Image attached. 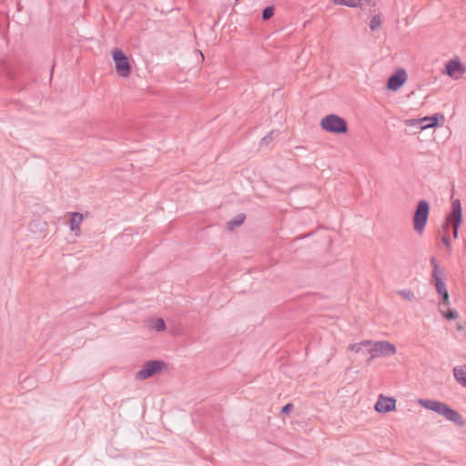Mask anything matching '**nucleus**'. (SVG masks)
<instances>
[{"instance_id": "7", "label": "nucleus", "mask_w": 466, "mask_h": 466, "mask_svg": "<svg viewBox=\"0 0 466 466\" xmlns=\"http://www.w3.org/2000/svg\"><path fill=\"white\" fill-rule=\"evenodd\" d=\"M165 363L158 360H151L145 363L143 368L137 373L138 380H146L161 370Z\"/></svg>"}, {"instance_id": "26", "label": "nucleus", "mask_w": 466, "mask_h": 466, "mask_svg": "<svg viewBox=\"0 0 466 466\" xmlns=\"http://www.w3.org/2000/svg\"><path fill=\"white\" fill-rule=\"evenodd\" d=\"M431 264H432V266H433V267H434V264H438V263L436 262L435 258H431Z\"/></svg>"}, {"instance_id": "14", "label": "nucleus", "mask_w": 466, "mask_h": 466, "mask_svg": "<svg viewBox=\"0 0 466 466\" xmlns=\"http://www.w3.org/2000/svg\"><path fill=\"white\" fill-rule=\"evenodd\" d=\"M455 380L463 387H466V372L462 368L456 367L453 369Z\"/></svg>"}, {"instance_id": "25", "label": "nucleus", "mask_w": 466, "mask_h": 466, "mask_svg": "<svg viewBox=\"0 0 466 466\" xmlns=\"http://www.w3.org/2000/svg\"><path fill=\"white\" fill-rule=\"evenodd\" d=\"M293 409H294L293 404H291V403H288V404H286V405L282 408L281 411H282L283 413H289V412L292 411V410H293Z\"/></svg>"}, {"instance_id": "24", "label": "nucleus", "mask_w": 466, "mask_h": 466, "mask_svg": "<svg viewBox=\"0 0 466 466\" xmlns=\"http://www.w3.org/2000/svg\"><path fill=\"white\" fill-rule=\"evenodd\" d=\"M274 137V132H270L268 136L261 139V145H268Z\"/></svg>"}, {"instance_id": "13", "label": "nucleus", "mask_w": 466, "mask_h": 466, "mask_svg": "<svg viewBox=\"0 0 466 466\" xmlns=\"http://www.w3.org/2000/svg\"><path fill=\"white\" fill-rule=\"evenodd\" d=\"M420 124L421 129H426L429 127H433L438 124L437 116H427L420 119Z\"/></svg>"}, {"instance_id": "18", "label": "nucleus", "mask_w": 466, "mask_h": 466, "mask_svg": "<svg viewBox=\"0 0 466 466\" xmlns=\"http://www.w3.org/2000/svg\"><path fill=\"white\" fill-rule=\"evenodd\" d=\"M336 5H346L349 7H357L360 0H333Z\"/></svg>"}, {"instance_id": "12", "label": "nucleus", "mask_w": 466, "mask_h": 466, "mask_svg": "<svg viewBox=\"0 0 466 466\" xmlns=\"http://www.w3.org/2000/svg\"><path fill=\"white\" fill-rule=\"evenodd\" d=\"M69 214L71 215L70 229L75 232L79 231V226L83 221V215L78 212H72Z\"/></svg>"}, {"instance_id": "6", "label": "nucleus", "mask_w": 466, "mask_h": 466, "mask_svg": "<svg viewBox=\"0 0 466 466\" xmlns=\"http://www.w3.org/2000/svg\"><path fill=\"white\" fill-rule=\"evenodd\" d=\"M112 57L115 62L116 73L122 77L128 76L131 72V66L124 52L118 48L113 49Z\"/></svg>"}, {"instance_id": "20", "label": "nucleus", "mask_w": 466, "mask_h": 466, "mask_svg": "<svg viewBox=\"0 0 466 466\" xmlns=\"http://www.w3.org/2000/svg\"><path fill=\"white\" fill-rule=\"evenodd\" d=\"M152 329L157 331H162L166 329L165 321L162 319H157L153 321Z\"/></svg>"}, {"instance_id": "11", "label": "nucleus", "mask_w": 466, "mask_h": 466, "mask_svg": "<svg viewBox=\"0 0 466 466\" xmlns=\"http://www.w3.org/2000/svg\"><path fill=\"white\" fill-rule=\"evenodd\" d=\"M446 74L453 78H458V74H462L465 68L458 59L450 60L445 66Z\"/></svg>"}, {"instance_id": "8", "label": "nucleus", "mask_w": 466, "mask_h": 466, "mask_svg": "<svg viewBox=\"0 0 466 466\" xmlns=\"http://www.w3.org/2000/svg\"><path fill=\"white\" fill-rule=\"evenodd\" d=\"M374 409L379 413H387L396 410V399L380 394Z\"/></svg>"}, {"instance_id": "19", "label": "nucleus", "mask_w": 466, "mask_h": 466, "mask_svg": "<svg viewBox=\"0 0 466 466\" xmlns=\"http://www.w3.org/2000/svg\"><path fill=\"white\" fill-rule=\"evenodd\" d=\"M398 294H400L404 299L409 301H411L414 299V293L408 289L399 290Z\"/></svg>"}, {"instance_id": "22", "label": "nucleus", "mask_w": 466, "mask_h": 466, "mask_svg": "<svg viewBox=\"0 0 466 466\" xmlns=\"http://www.w3.org/2000/svg\"><path fill=\"white\" fill-rule=\"evenodd\" d=\"M432 278L434 279L435 284L437 283V279L443 280L438 264H434L433 271H432Z\"/></svg>"}, {"instance_id": "23", "label": "nucleus", "mask_w": 466, "mask_h": 466, "mask_svg": "<svg viewBox=\"0 0 466 466\" xmlns=\"http://www.w3.org/2000/svg\"><path fill=\"white\" fill-rule=\"evenodd\" d=\"M274 15V8L272 6L266 7L262 12V18L264 20L269 19Z\"/></svg>"}, {"instance_id": "1", "label": "nucleus", "mask_w": 466, "mask_h": 466, "mask_svg": "<svg viewBox=\"0 0 466 466\" xmlns=\"http://www.w3.org/2000/svg\"><path fill=\"white\" fill-rule=\"evenodd\" d=\"M418 403L421 407L443 416L446 420L458 426H462L464 423L461 415L444 402L434 400L420 399L418 400Z\"/></svg>"}, {"instance_id": "5", "label": "nucleus", "mask_w": 466, "mask_h": 466, "mask_svg": "<svg viewBox=\"0 0 466 466\" xmlns=\"http://www.w3.org/2000/svg\"><path fill=\"white\" fill-rule=\"evenodd\" d=\"M369 353L370 355V359L381 358V357H390L396 353V347L386 340H380L373 342L369 346Z\"/></svg>"}, {"instance_id": "15", "label": "nucleus", "mask_w": 466, "mask_h": 466, "mask_svg": "<svg viewBox=\"0 0 466 466\" xmlns=\"http://www.w3.org/2000/svg\"><path fill=\"white\" fill-rule=\"evenodd\" d=\"M439 310L446 319H456L458 318V312L451 309L450 307L439 308Z\"/></svg>"}, {"instance_id": "3", "label": "nucleus", "mask_w": 466, "mask_h": 466, "mask_svg": "<svg viewBox=\"0 0 466 466\" xmlns=\"http://www.w3.org/2000/svg\"><path fill=\"white\" fill-rule=\"evenodd\" d=\"M320 127L325 131L334 134H343L348 131L346 121L334 114L323 117L320 121Z\"/></svg>"}, {"instance_id": "16", "label": "nucleus", "mask_w": 466, "mask_h": 466, "mask_svg": "<svg viewBox=\"0 0 466 466\" xmlns=\"http://www.w3.org/2000/svg\"><path fill=\"white\" fill-rule=\"evenodd\" d=\"M245 220V216L242 214L238 215L234 219L227 223V228L229 230L234 229L236 227L240 226Z\"/></svg>"}, {"instance_id": "10", "label": "nucleus", "mask_w": 466, "mask_h": 466, "mask_svg": "<svg viewBox=\"0 0 466 466\" xmlns=\"http://www.w3.org/2000/svg\"><path fill=\"white\" fill-rule=\"evenodd\" d=\"M435 288L437 293L441 296V303L439 308L450 307V296L444 280L437 279Z\"/></svg>"}, {"instance_id": "2", "label": "nucleus", "mask_w": 466, "mask_h": 466, "mask_svg": "<svg viewBox=\"0 0 466 466\" xmlns=\"http://www.w3.org/2000/svg\"><path fill=\"white\" fill-rule=\"evenodd\" d=\"M462 217H461V201L459 199H455L451 203V212L447 216L446 222L443 225L444 234L441 238L443 244L447 247V248H451V240L447 236V230L449 228V225L451 224L453 228V236L454 238H458V229L461 224Z\"/></svg>"}, {"instance_id": "4", "label": "nucleus", "mask_w": 466, "mask_h": 466, "mask_svg": "<svg viewBox=\"0 0 466 466\" xmlns=\"http://www.w3.org/2000/svg\"><path fill=\"white\" fill-rule=\"evenodd\" d=\"M429 213L430 205L428 201H419L413 216V227L414 230L418 234H421L423 232L428 220Z\"/></svg>"}, {"instance_id": "17", "label": "nucleus", "mask_w": 466, "mask_h": 466, "mask_svg": "<svg viewBox=\"0 0 466 466\" xmlns=\"http://www.w3.org/2000/svg\"><path fill=\"white\" fill-rule=\"evenodd\" d=\"M370 344H371V340H363L360 343L350 344L349 346V350L358 353L361 350L362 347H369Z\"/></svg>"}, {"instance_id": "9", "label": "nucleus", "mask_w": 466, "mask_h": 466, "mask_svg": "<svg viewBox=\"0 0 466 466\" xmlns=\"http://www.w3.org/2000/svg\"><path fill=\"white\" fill-rule=\"evenodd\" d=\"M407 74L404 69H399L388 79L387 87L390 90H399L406 82Z\"/></svg>"}, {"instance_id": "21", "label": "nucleus", "mask_w": 466, "mask_h": 466, "mask_svg": "<svg viewBox=\"0 0 466 466\" xmlns=\"http://www.w3.org/2000/svg\"><path fill=\"white\" fill-rule=\"evenodd\" d=\"M380 25V18L379 15H374L370 22V27L371 30H376Z\"/></svg>"}]
</instances>
